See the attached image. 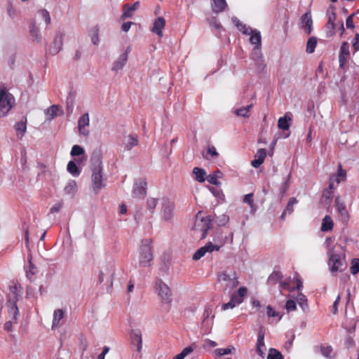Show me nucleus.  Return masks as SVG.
<instances>
[{
  "instance_id": "nucleus-32",
  "label": "nucleus",
  "mask_w": 359,
  "mask_h": 359,
  "mask_svg": "<svg viewBox=\"0 0 359 359\" xmlns=\"http://www.w3.org/2000/svg\"><path fill=\"white\" fill-rule=\"evenodd\" d=\"M77 191V184L74 180H70L66 184L64 188V192L65 194L74 195Z\"/></svg>"
},
{
  "instance_id": "nucleus-58",
  "label": "nucleus",
  "mask_w": 359,
  "mask_h": 359,
  "mask_svg": "<svg viewBox=\"0 0 359 359\" xmlns=\"http://www.w3.org/2000/svg\"><path fill=\"white\" fill-rule=\"evenodd\" d=\"M358 11H357L355 13H352L350 15L346 20V26L348 29H353L354 28V23H353V16L355 15V13H358Z\"/></svg>"
},
{
  "instance_id": "nucleus-51",
  "label": "nucleus",
  "mask_w": 359,
  "mask_h": 359,
  "mask_svg": "<svg viewBox=\"0 0 359 359\" xmlns=\"http://www.w3.org/2000/svg\"><path fill=\"white\" fill-rule=\"evenodd\" d=\"M84 149L79 145H74L72 148L70 154L72 156H80L84 154Z\"/></svg>"
},
{
  "instance_id": "nucleus-11",
  "label": "nucleus",
  "mask_w": 359,
  "mask_h": 359,
  "mask_svg": "<svg viewBox=\"0 0 359 359\" xmlns=\"http://www.w3.org/2000/svg\"><path fill=\"white\" fill-rule=\"evenodd\" d=\"M161 217L163 220L168 221L173 216V203L168 198L161 199Z\"/></svg>"
},
{
  "instance_id": "nucleus-19",
  "label": "nucleus",
  "mask_w": 359,
  "mask_h": 359,
  "mask_svg": "<svg viewBox=\"0 0 359 359\" xmlns=\"http://www.w3.org/2000/svg\"><path fill=\"white\" fill-rule=\"evenodd\" d=\"M266 156V150L265 149H258L255 155L254 160L251 161L252 166L255 168H259L264 163Z\"/></svg>"
},
{
  "instance_id": "nucleus-46",
  "label": "nucleus",
  "mask_w": 359,
  "mask_h": 359,
  "mask_svg": "<svg viewBox=\"0 0 359 359\" xmlns=\"http://www.w3.org/2000/svg\"><path fill=\"white\" fill-rule=\"evenodd\" d=\"M336 25L334 23L327 22L325 26L326 36L332 37L335 34Z\"/></svg>"
},
{
  "instance_id": "nucleus-12",
  "label": "nucleus",
  "mask_w": 359,
  "mask_h": 359,
  "mask_svg": "<svg viewBox=\"0 0 359 359\" xmlns=\"http://www.w3.org/2000/svg\"><path fill=\"white\" fill-rule=\"evenodd\" d=\"M131 50V48L130 46L127 47L126 50L121 53L119 57L117 58L116 61L112 65L111 71L113 72H118L121 70L124 66L126 65L128 59V55Z\"/></svg>"
},
{
  "instance_id": "nucleus-42",
  "label": "nucleus",
  "mask_w": 359,
  "mask_h": 359,
  "mask_svg": "<svg viewBox=\"0 0 359 359\" xmlns=\"http://www.w3.org/2000/svg\"><path fill=\"white\" fill-rule=\"evenodd\" d=\"M267 359H283V356L279 351L271 348L269 350Z\"/></svg>"
},
{
  "instance_id": "nucleus-38",
  "label": "nucleus",
  "mask_w": 359,
  "mask_h": 359,
  "mask_svg": "<svg viewBox=\"0 0 359 359\" xmlns=\"http://www.w3.org/2000/svg\"><path fill=\"white\" fill-rule=\"evenodd\" d=\"M282 278H283V275H282L281 272L279 271H274L269 276V277L268 278V282L270 284H276L278 281H280Z\"/></svg>"
},
{
  "instance_id": "nucleus-62",
  "label": "nucleus",
  "mask_w": 359,
  "mask_h": 359,
  "mask_svg": "<svg viewBox=\"0 0 359 359\" xmlns=\"http://www.w3.org/2000/svg\"><path fill=\"white\" fill-rule=\"evenodd\" d=\"M237 305L230 299V301L226 304L222 305V310L226 311L228 309H232Z\"/></svg>"
},
{
  "instance_id": "nucleus-5",
  "label": "nucleus",
  "mask_w": 359,
  "mask_h": 359,
  "mask_svg": "<svg viewBox=\"0 0 359 359\" xmlns=\"http://www.w3.org/2000/svg\"><path fill=\"white\" fill-rule=\"evenodd\" d=\"M211 222L209 216H203L201 212H198L194 229L198 238L203 239L207 236L208 231L211 228Z\"/></svg>"
},
{
  "instance_id": "nucleus-2",
  "label": "nucleus",
  "mask_w": 359,
  "mask_h": 359,
  "mask_svg": "<svg viewBox=\"0 0 359 359\" xmlns=\"http://www.w3.org/2000/svg\"><path fill=\"white\" fill-rule=\"evenodd\" d=\"M92 163V175L91 182L92 189L94 193L98 194L100 191L105 187V183L102 175V154L100 151H96L93 153L91 157Z\"/></svg>"
},
{
  "instance_id": "nucleus-1",
  "label": "nucleus",
  "mask_w": 359,
  "mask_h": 359,
  "mask_svg": "<svg viewBox=\"0 0 359 359\" xmlns=\"http://www.w3.org/2000/svg\"><path fill=\"white\" fill-rule=\"evenodd\" d=\"M324 245L327 250V255L330 272L334 274L344 271L346 267L344 247L337 243L334 244V238L331 237L325 239Z\"/></svg>"
},
{
  "instance_id": "nucleus-36",
  "label": "nucleus",
  "mask_w": 359,
  "mask_h": 359,
  "mask_svg": "<svg viewBox=\"0 0 359 359\" xmlns=\"http://www.w3.org/2000/svg\"><path fill=\"white\" fill-rule=\"evenodd\" d=\"M291 118L285 115L283 117L279 118L278 121V126L280 129L286 130L290 128V121Z\"/></svg>"
},
{
  "instance_id": "nucleus-4",
  "label": "nucleus",
  "mask_w": 359,
  "mask_h": 359,
  "mask_svg": "<svg viewBox=\"0 0 359 359\" xmlns=\"http://www.w3.org/2000/svg\"><path fill=\"white\" fill-rule=\"evenodd\" d=\"M15 97L4 85L0 86V116H5L15 105Z\"/></svg>"
},
{
  "instance_id": "nucleus-63",
  "label": "nucleus",
  "mask_w": 359,
  "mask_h": 359,
  "mask_svg": "<svg viewBox=\"0 0 359 359\" xmlns=\"http://www.w3.org/2000/svg\"><path fill=\"white\" fill-rule=\"evenodd\" d=\"M17 323L13 322V319H9L5 324H4V330L7 332H11L13 331V325L16 324Z\"/></svg>"
},
{
  "instance_id": "nucleus-3",
  "label": "nucleus",
  "mask_w": 359,
  "mask_h": 359,
  "mask_svg": "<svg viewBox=\"0 0 359 359\" xmlns=\"http://www.w3.org/2000/svg\"><path fill=\"white\" fill-rule=\"evenodd\" d=\"M20 289L21 287L19 285L13 284L10 286V292L8 294L7 306L8 310V318H10V319H13L14 323L18 322V318L20 315L16 303L18 300Z\"/></svg>"
},
{
  "instance_id": "nucleus-57",
  "label": "nucleus",
  "mask_w": 359,
  "mask_h": 359,
  "mask_svg": "<svg viewBox=\"0 0 359 359\" xmlns=\"http://www.w3.org/2000/svg\"><path fill=\"white\" fill-rule=\"evenodd\" d=\"M232 350H234V348L227 347L224 348H217L216 349L215 353L217 355L222 356L230 354Z\"/></svg>"
},
{
  "instance_id": "nucleus-39",
  "label": "nucleus",
  "mask_w": 359,
  "mask_h": 359,
  "mask_svg": "<svg viewBox=\"0 0 359 359\" xmlns=\"http://www.w3.org/2000/svg\"><path fill=\"white\" fill-rule=\"evenodd\" d=\"M89 35L91 38L92 43L97 45L99 43V28L97 26L92 27L89 32Z\"/></svg>"
},
{
  "instance_id": "nucleus-30",
  "label": "nucleus",
  "mask_w": 359,
  "mask_h": 359,
  "mask_svg": "<svg viewBox=\"0 0 359 359\" xmlns=\"http://www.w3.org/2000/svg\"><path fill=\"white\" fill-rule=\"evenodd\" d=\"M297 203H298V201L294 197H292L289 200L284 212L281 215L282 219H285V215L287 213L291 214L293 212L294 205H296Z\"/></svg>"
},
{
  "instance_id": "nucleus-56",
  "label": "nucleus",
  "mask_w": 359,
  "mask_h": 359,
  "mask_svg": "<svg viewBox=\"0 0 359 359\" xmlns=\"http://www.w3.org/2000/svg\"><path fill=\"white\" fill-rule=\"evenodd\" d=\"M147 203L148 209L153 212L158 203V199L155 198H149L147 199Z\"/></svg>"
},
{
  "instance_id": "nucleus-49",
  "label": "nucleus",
  "mask_w": 359,
  "mask_h": 359,
  "mask_svg": "<svg viewBox=\"0 0 359 359\" xmlns=\"http://www.w3.org/2000/svg\"><path fill=\"white\" fill-rule=\"evenodd\" d=\"M266 314L269 318H275L277 317V321L280 320L282 316L279 314L278 312L276 311L271 306H268L266 307Z\"/></svg>"
},
{
  "instance_id": "nucleus-64",
  "label": "nucleus",
  "mask_w": 359,
  "mask_h": 359,
  "mask_svg": "<svg viewBox=\"0 0 359 359\" xmlns=\"http://www.w3.org/2000/svg\"><path fill=\"white\" fill-rule=\"evenodd\" d=\"M353 48H354L355 52L359 50V34L358 33L355 34L353 41Z\"/></svg>"
},
{
  "instance_id": "nucleus-45",
  "label": "nucleus",
  "mask_w": 359,
  "mask_h": 359,
  "mask_svg": "<svg viewBox=\"0 0 359 359\" xmlns=\"http://www.w3.org/2000/svg\"><path fill=\"white\" fill-rule=\"evenodd\" d=\"M209 25L215 29H220L222 27L216 17H211L207 20Z\"/></svg>"
},
{
  "instance_id": "nucleus-37",
  "label": "nucleus",
  "mask_w": 359,
  "mask_h": 359,
  "mask_svg": "<svg viewBox=\"0 0 359 359\" xmlns=\"http://www.w3.org/2000/svg\"><path fill=\"white\" fill-rule=\"evenodd\" d=\"M317 45V39L315 36L310 37L306 43V50L308 53H313Z\"/></svg>"
},
{
  "instance_id": "nucleus-6",
  "label": "nucleus",
  "mask_w": 359,
  "mask_h": 359,
  "mask_svg": "<svg viewBox=\"0 0 359 359\" xmlns=\"http://www.w3.org/2000/svg\"><path fill=\"white\" fill-rule=\"evenodd\" d=\"M218 281L223 286L224 290H231L239 283L237 273L233 269H228L221 273L218 276Z\"/></svg>"
},
{
  "instance_id": "nucleus-26",
  "label": "nucleus",
  "mask_w": 359,
  "mask_h": 359,
  "mask_svg": "<svg viewBox=\"0 0 359 359\" xmlns=\"http://www.w3.org/2000/svg\"><path fill=\"white\" fill-rule=\"evenodd\" d=\"M233 22L238 27L239 31L242 32L244 34L250 35L252 32V29L247 25L243 24L238 18H233L232 19Z\"/></svg>"
},
{
  "instance_id": "nucleus-20",
  "label": "nucleus",
  "mask_w": 359,
  "mask_h": 359,
  "mask_svg": "<svg viewBox=\"0 0 359 359\" xmlns=\"http://www.w3.org/2000/svg\"><path fill=\"white\" fill-rule=\"evenodd\" d=\"M147 183L141 181L135 183L133 190V196L135 198H143L146 195Z\"/></svg>"
},
{
  "instance_id": "nucleus-41",
  "label": "nucleus",
  "mask_w": 359,
  "mask_h": 359,
  "mask_svg": "<svg viewBox=\"0 0 359 359\" xmlns=\"http://www.w3.org/2000/svg\"><path fill=\"white\" fill-rule=\"evenodd\" d=\"M37 15L40 19L43 20L46 25H49L50 23V13L46 9H40L37 12Z\"/></svg>"
},
{
  "instance_id": "nucleus-40",
  "label": "nucleus",
  "mask_w": 359,
  "mask_h": 359,
  "mask_svg": "<svg viewBox=\"0 0 359 359\" xmlns=\"http://www.w3.org/2000/svg\"><path fill=\"white\" fill-rule=\"evenodd\" d=\"M252 107V104H249L246 107H241L235 111V114L238 116L247 118L249 116V112Z\"/></svg>"
},
{
  "instance_id": "nucleus-10",
  "label": "nucleus",
  "mask_w": 359,
  "mask_h": 359,
  "mask_svg": "<svg viewBox=\"0 0 359 359\" xmlns=\"http://www.w3.org/2000/svg\"><path fill=\"white\" fill-rule=\"evenodd\" d=\"M250 41L252 44L255 45V47L252 52L253 57H257V58L262 57L261 54V34L260 32L257 29H253L252 32L250 33Z\"/></svg>"
},
{
  "instance_id": "nucleus-55",
  "label": "nucleus",
  "mask_w": 359,
  "mask_h": 359,
  "mask_svg": "<svg viewBox=\"0 0 359 359\" xmlns=\"http://www.w3.org/2000/svg\"><path fill=\"white\" fill-rule=\"evenodd\" d=\"M206 251L204 249L203 246L200 248L194 255H193V257H192V259L194 260H198L200 259L201 257H203L205 254H206Z\"/></svg>"
},
{
  "instance_id": "nucleus-61",
  "label": "nucleus",
  "mask_w": 359,
  "mask_h": 359,
  "mask_svg": "<svg viewBox=\"0 0 359 359\" xmlns=\"http://www.w3.org/2000/svg\"><path fill=\"white\" fill-rule=\"evenodd\" d=\"M266 350V346L264 344V341H263V345L259 344V341L257 342V352L262 357H264V351Z\"/></svg>"
},
{
  "instance_id": "nucleus-50",
  "label": "nucleus",
  "mask_w": 359,
  "mask_h": 359,
  "mask_svg": "<svg viewBox=\"0 0 359 359\" xmlns=\"http://www.w3.org/2000/svg\"><path fill=\"white\" fill-rule=\"evenodd\" d=\"M351 273L355 275L359 271V259L354 258L351 262Z\"/></svg>"
},
{
  "instance_id": "nucleus-60",
  "label": "nucleus",
  "mask_w": 359,
  "mask_h": 359,
  "mask_svg": "<svg viewBox=\"0 0 359 359\" xmlns=\"http://www.w3.org/2000/svg\"><path fill=\"white\" fill-rule=\"evenodd\" d=\"M231 299L236 304L239 305L243 302V298L238 294L234 292L231 295Z\"/></svg>"
},
{
  "instance_id": "nucleus-24",
  "label": "nucleus",
  "mask_w": 359,
  "mask_h": 359,
  "mask_svg": "<svg viewBox=\"0 0 359 359\" xmlns=\"http://www.w3.org/2000/svg\"><path fill=\"white\" fill-rule=\"evenodd\" d=\"M15 129L17 131L18 137L22 138L27 130V118L23 117L20 122L15 125Z\"/></svg>"
},
{
  "instance_id": "nucleus-31",
  "label": "nucleus",
  "mask_w": 359,
  "mask_h": 359,
  "mask_svg": "<svg viewBox=\"0 0 359 359\" xmlns=\"http://www.w3.org/2000/svg\"><path fill=\"white\" fill-rule=\"evenodd\" d=\"M346 172L342 169L341 165H338V171L336 175H332L331 177H334V180L337 184H339L341 182H344L346 180Z\"/></svg>"
},
{
  "instance_id": "nucleus-27",
  "label": "nucleus",
  "mask_w": 359,
  "mask_h": 359,
  "mask_svg": "<svg viewBox=\"0 0 359 359\" xmlns=\"http://www.w3.org/2000/svg\"><path fill=\"white\" fill-rule=\"evenodd\" d=\"M138 144V137L136 135H129L125 142V149L128 151L130 150Z\"/></svg>"
},
{
  "instance_id": "nucleus-34",
  "label": "nucleus",
  "mask_w": 359,
  "mask_h": 359,
  "mask_svg": "<svg viewBox=\"0 0 359 359\" xmlns=\"http://www.w3.org/2000/svg\"><path fill=\"white\" fill-rule=\"evenodd\" d=\"M67 170L73 177H78L81 173L80 169L73 161L68 163Z\"/></svg>"
},
{
  "instance_id": "nucleus-7",
  "label": "nucleus",
  "mask_w": 359,
  "mask_h": 359,
  "mask_svg": "<svg viewBox=\"0 0 359 359\" xmlns=\"http://www.w3.org/2000/svg\"><path fill=\"white\" fill-rule=\"evenodd\" d=\"M153 260L151 241L149 239L142 241L140 248L139 264L142 267L149 266Z\"/></svg>"
},
{
  "instance_id": "nucleus-23",
  "label": "nucleus",
  "mask_w": 359,
  "mask_h": 359,
  "mask_svg": "<svg viewBox=\"0 0 359 359\" xmlns=\"http://www.w3.org/2000/svg\"><path fill=\"white\" fill-rule=\"evenodd\" d=\"M334 227V222L330 215H325L323 219L320 230L323 232L332 231Z\"/></svg>"
},
{
  "instance_id": "nucleus-47",
  "label": "nucleus",
  "mask_w": 359,
  "mask_h": 359,
  "mask_svg": "<svg viewBox=\"0 0 359 359\" xmlns=\"http://www.w3.org/2000/svg\"><path fill=\"white\" fill-rule=\"evenodd\" d=\"M219 154L217 151L215 147L214 146H209L208 147L206 154L204 155V158L208 159L210 157L217 158Z\"/></svg>"
},
{
  "instance_id": "nucleus-53",
  "label": "nucleus",
  "mask_w": 359,
  "mask_h": 359,
  "mask_svg": "<svg viewBox=\"0 0 359 359\" xmlns=\"http://www.w3.org/2000/svg\"><path fill=\"white\" fill-rule=\"evenodd\" d=\"M36 268L32 264L31 261H29V265L26 271L27 276L29 279H32V276L36 273Z\"/></svg>"
},
{
  "instance_id": "nucleus-21",
  "label": "nucleus",
  "mask_w": 359,
  "mask_h": 359,
  "mask_svg": "<svg viewBox=\"0 0 359 359\" xmlns=\"http://www.w3.org/2000/svg\"><path fill=\"white\" fill-rule=\"evenodd\" d=\"M30 35L32 40L36 43H41L42 36L39 29L36 26L35 20L33 22L32 25L29 27Z\"/></svg>"
},
{
  "instance_id": "nucleus-18",
  "label": "nucleus",
  "mask_w": 359,
  "mask_h": 359,
  "mask_svg": "<svg viewBox=\"0 0 359 359\" xmlns=\"http://www.w3.org/2000/svg\"><path fill=\"white\" fill-rule=\"evenodd\" d=\"M165 25V20L163 17L157 18L151 28V32L156 34L159 37L163 36V29Z\"/></svg>"
},
{
  "instance_id": "nucleus-14",
  "label": "nucleus",
  "mask_w": 359,
  "mask_h": 359,
  "mask_svg": "<svg viewBox=\"0 0 359 359\" xmlns=\"http://www.w3.org/2000/svg\"><path fill=\"white\" fill-rule=\"evenodd\" d=\"M64 36L65 34L63 32H58L56 33L53 42L50 45L48 50L51 55H55L62 50Z\"/></svg>"
},
{
  "instance_id": "nucleus-29",
  "label": "nucleus",
  "mask_w": 359,
  "mask_h": 359,
  "mask_svg": "<svg viewBox=\"0 0 359 359\" xmlns=\"http://www.w3.org/2000/svg\"><path fill=\"white\" fill-rule=\"evenodd\" d=\"M193 173L195 175V180L198 182H204L206 177V172L203 168L195 167L193 169Z\"/></svg>"
},
{
  "instance_id": "nucleus-13",
  "label": "nucleus",
  "mask_w": 359,
  "mask_h": 359,
  "mask_svg": "<svg viewBox=\"0 0 359 359\" xmlns=\"http://www.w3.org/2000/svg\"><path fill=\"white\" fill-rule=\"evenodd\" d=\"M90 124V118L88 113L83 114L78 121V130L81 135L87 137L90 134L88 126Z\"/></svg>"
},
{
  "instance_id": "nucleus-22",
  "label": "nucleus",
  "mask_w": 359,
  "mask_h": 359,
  "mask_svg": "<svg viewBox=\"0 0 359 359\" xmlns=\"http://www.w3.org/2000/svg\"><path fill=\"white\" fill-rule=\"evenodd\" d=\"M140 7V1H135L132 6L125 4L123 7V17H131L133 13Z\"/></svg>"
},
{
  "instance_id": "nucleus-17",
  "label": "nucleus",
  "mask_w": 359,
  "mask_h": 359,
  "mask_svg": "<svg viewBox=\"0 0 359 359\" xmlns=\"http://www.w3.org/2000/svg\"><path fill=\"white\" fill-rule=\"evenodd\" d=\"M132 344L136 346L138 352H140L142 348V333L140 330H133L130 333Z\"/></svg>"
},
{
  "instance_id": "nucleus-52",
  "label": "nucleus",
  "mask_w": 359,
  "mask_h": 359,
  "mask_svg": "<svg viewBox=\"0 0 359 359\" xmlns=\"http://www.w3.org/2000/svg\"><path fill=\"white\" fill-rule=\"evenodd\" d=\"M197 347H198V346H197L196 343L194 342L190 346H187L184 348H183V350L180 353L185 358L187 355H188L189 354L192 353L194 351V350L197 348Z\"/></svg>"
},
{
  "instance_id": "nucleus-35",
  "label": "nucleus",
  "mask_w": 359,
  "mask_h": 359,
  "mask_svg": "<svg viewBox=\"0 0 359 359\" xmlns=\"http://www.w3.org/2000/svg\"><path fill=\"white\" fill-rule=\"evenodd\" d=\"M58 111L57 105H52L45 111L47 120H52L57 116Z\"/></svg>"
},
{
  "instance_id": "nucleus-9",
  "label": "nucleus",
  "mask_w": 359,
  "mask_h": 359,
  "mask_svg": "<svg viewBox=\"0 0 359 359\" xmlns=\"http://www.w3.org/2000/svg\"><path fill=\"white\" fill-rule=\"evenodd\" d=\"M335 208L337 212V219L343 224H347L349 220V215L345 203L339 197L335 198Z\"/></svg>"
},
{
  "instance_id": "nucleus-8",
  "label": "nucleus",
  "mask_w": 359,
  "mask_h": 359,
  "mask_svg": "<svg viewBox=\"0 0 359 359\" xmlns=\"http://www.w3.org/2000/svg\"><path fill=\"white\" fill-rule=\"evenodd\" d=\"M155 290L163 302L169 303L172 300V294L170 287L161 279L155 281Z\"/></svg>"
},
{
  "instance_id": "nucleus-25",
  "label": "nucleus",
  "mask_w": 359,
  "mask_h": 359,
  "mask_svg": "<svg viewBox=\"0 0 359 359\" xmlns=\"http://www.w3.org/2000/svg\"><path fill=\"white\" fill-rule=\"evenodd\" d=\"M227 6L226 0H213L212 8L215 13L223 12Z\"/></svg>"
},
{
  "instance_id": "nucleus-54",
  "label": "nucleus",
  "mask_w": 359,
  "mask_h": 359,
  "mask_svg": "<svg viewBox=\"0 0 359 359\" xmlns=\"http://www.w3.org/2000/svg\"><path fill=\"white\" fill-rule=\"evenodd\" d=\"M332 352V348L331 346H322L320 347V353L325 358H330Z\"/></svg>"
},
{
  "instance_id": "nucleus-28",
  "label": "nucleus",
  "mask_w": 359,
  "mask_h": 359,
  "mask_svg": "<svg viewBox=\"0 0 359 359\" xmlns=\"http://www.w3.org/2000/svg\"><path fill=\"white\" fill-rule=\"evenodd\" d=\"M64 311L62 309L55 310L53 313L52 329H55L60 325V322L64 318Z\"/></svg>"
},
{
  "instance_id": "nucleus-48",
  "label": "nucleus",
  "mask_w": 359,
  "mask_h": 359,
  "mask_svg": "<svg viewBox=\"0 0 359 359\" xmlns=\"http://www.w3.org/2000/svg\"><path fill=\"white\" fill-rule=\"evenodd\" d=\"M203 248L205 250L206 252L211 253L213 251H219L221 248V245H217V244H213L211 242H209V243H206L203 246Z\"/></svg>"
},
{
  "instance_id": "nucleus-16",
  "label": "nucleus",
  "mask_w": 359,
  "mask_h": 359,
  "mask_svg": "<svg viewBox=\"0 0 359 359\" xmlns=\"http://www.w3.org/2000/svg\"><path fill=\"white\" fill-rule=\"evenodd\" d=\"M349 55L348 43L347 42H343L339 54V62L341 68H345Z\"/></svg>"
},
{
  "instance_id": "nucleus-33",
  "label": "nucleus",
  "mask_w": 359,
  "mask_h": 359,
  "mask_svg": "<svg viewBox=\"0 0 359 359\" xmlns=\"http://www.w3.org/2000/svg\"><path fill=\"white\" fill-rule=\"evenodd\" d=\"M222 175V172L217 170L212 174L209 175L207 177V180L210 184L218 186L220 184V182H219L218 179L220 178Z\"/></svg>"
},
{
  "instance_id": "nucleus-15",
  "label": "nucleus",
  "mask_w": 359,
  "mask_h": 359,
  "mask_svg": "<svg viewBox=\"0 0 359 359\" xmlns=\"http://www.w3.org/2000/svg\"><path fill=\"white\" fill-rule=\"evenodd\" d=\"M301 27L307 34H310L312 32L313 20L311 12H306L301 17Z\"/></svg>"
},
{
  "instance_id": "nucleus-44",
  "label": "nucleus",
  "mask_w": 359,
  "mask_h": 359,
  "mask_svg": "<svg viewBox=\"0 0 359 359\" xmlns=\"http://www.w3.org/2000/svg\"><path fill=\"white\" fill-rule=\"evenodd\" d=\"M243 202L250 205V207L251 208V212H254L256 210V208L254 205L253 194L252 193L246 194L244 196Z\"/></svg>"
},
{
  "instance_id": "nucleus-59",
  "label": "nucleus",
  "mask_w": 359,
  "mask_h": 359,
  "mask_svg": "<svg viewBox=\"0 0 359 359\" xmlns=\"http://www.w3.org/2000/svg\"><path fill=\"white\" fill-rule=\"evenodd\" d=\"M285 308L287 311H292L296 310L297 306L296 302L294 300L289 299L287 301Z\"/></svg>"
},
{
  "instance_id": "nucleus-43",
  "label": "nucleus",
  "mask_w": 359,
  "mask_h": 359,
  "mask_svg": "<svg viewBox=\"0 0 359 359\" xmlns=\"http://www.w3.org/2000/svg\"><path fill=\"white\" fill-rule=\"evenodd\" d=\"M297 302L304 311L308 309L307 299L303 294H299L297 297Z\"/></svg>"
}]
</instances>
